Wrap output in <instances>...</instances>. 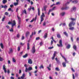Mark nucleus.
Segmentation results:
<instances>
[{
	"mask_svg": "<svg viewBox=\"0 0 79 79\" xmlns=\"http://www.w3.org/2000/svg\"><path fill=\"white\" fill-rule=\"evenodd\" d=\"M72 21L71 22L69 25V30L71 31H73L74 29V27H72V25L74 26L75 25V23L74 22V21H76V19L71 18L70 19Z\"/></svg>",
	"mask_w": 79,
	"mask_h": 79,
	"instance_id": "1",
	"label": "nucleus"
},
{
	"mask_svg": "<svg viewBox=\"0 0 79 79\" xmlns=\"http://www.w3.org/2000/svg\"><path fill=\"white\" fill-rule=\"evenodd\" d=\"M11 22H9L8 23V24H11L12 28H11L10 29H9V31L13 32V27H14V26H16V23L15 20L13 21V23H12V22H13V20H11Z\"/></svg>",
	"mask_w": 79,
	"mask_h": 79,
	"instance_id": "2",
	"label": "nucleus"
},
{
	"mask_svg": "<svg viewBox=\"0 0 79 79\" xmlns=\"http://www.w3.org/2000/svg\"><path fill=\"white\" fill-rule=\"evenodd\" d=\"M59 44H57V45L58 46V47H63V44H62V40H60L59 41Z\"/></svg>",
	"mask_w": 79,
	"mask_h": 79,
	"instance_id": "3",
	"label": "nucleus"
},
{
	"mask_svg": "<svg viewBox=\"0 0 79 79\" xmlns=\"http://www.w3.org/2000/svg\"><path fill=\"white\" fill-rule=\"evenodd\" d=\"M45 15H44V13H42V14L40 18L41 19V21H42L43 20H44V18L45 17Z\"/></svg>",
	"mask_w": 79,
	"mask_h": 79,
	"instance_id": "4",
	"label": "nucleus"
},
{
	"mask_svg": "<svg viewBox=\"0 0 79 79\" xmlns=\"http://www.w3.org/2000/svg\"><path fill=\"white\" fill-rule=\"evenodd\" d=\"M31 52L32 53H33V54H34V53H35V46H33L32 49H31Z\"/></svg>",
	"mask_w": 79,
	"mask_h": 79,
	"instance_id": "5",
	"label": "nucleus"
},
{
	"mask_svg": "<svg viewBox=\"0 0 79 79\" xmlns=\"http://www.w3.org/2000/svg\"><path fill=\"white\" fill-rule=\"evenodd\" d=\"M37 15H36L35 17V19L33 18V19L31 21H30V23H32L34 21H36V19H37Z\"/></svg>",
	"mask_w": 79,
	"mask_h": 79,
	"instance_id": "6",
	"label": "nucleus"
},
{
	"mask_svg": "<svg viewBox=\"0 0 79 79\" xmlns=\"http://www.w3.org/2000/svg\"><path fill=\"white\" fill-rule=\"evenodd\" d=\"M28 64H32V60L31 59H29L28 61Z\"/></svg>",
	"mask_w": 79,
	"mask_h": 79,
	"instance_id": "7",
	"label": "nucleus"
},
{
	"mask_svg": "<svg viewBox=\"0 0 79 79\" xmlns=\"http://www.w3.org/2000/svg\"><path fill=\"white\" fill-rule=\"evenodd\" d=\"M69 8V7H62L61 8V10H68Z\"/></svg>",
	"mask_w": 79,
	"mask_h": 79,
	"instance_id": "8",
	"label": "nucleus"
},
{
	"mask_svg": "<svg viewBox=\"0 0 79 79\" xmlns=\"http://www.w3.org/2000/svg\"><path fill=\"white\" fill-rule=\"evenodd\" d=\"M3 69L5 73H6V68H5V65H4L3 66Z\"/></svg>",
	"mask_w": 79,
	"mask_h": 79,
	"instance_id": "9",
	"label": "nucleus"
},
{
	"mask_svg": "<svg viewBox=\"0 0 79 79\" xmlns=\"http://www.w3.org/2000/svg\"><path fill=\"white\" fill-rule=\"evenodd\" d=\"M30 34V32L29 31H27L26 33V37H28L29 35Z\"/></svg>",
	"mask_w": 79,
	"mask_h": 79,
	"instance_id": "10",
	"label": "nucleus"
},
{
	"mask_svg": "<svg viewBox=\"0 0 79 79\" xmlns=\"http://www.w3.org/2000/svg\"><path fill=\"white\" fill-rule=\"evenodd\" d=\"M60 55L62 57V58H64V60L65 62H66L67 61V60H66V58H65V57L64 56H63V55H62V54L61 53H60Z\"/></svg>",
	"mask_w": 79,
	"mask_h": 79,
	"instance_id": "11",
	"label": "nucleus"
},
{
	"mask_svg": "<svg viewBox=\"0 0 79 79\" xmlns=\"http://www.w3.org/2000/svg\"><path fill=\"white\" fill-rule=\"evenodd\" d=\"M51 67H52V65L51 64H49V67H47V68H48V70L50 71V70H51V69L50 68H51Z\"/></svg>",
	"mask_w": 79,
	"mask_h": 79,
	"instance_id": "12",
	"label": "nucleus"
},
{
	"mask_svg": "<svg viewBox=\"0 0 79 79\" xmlns=\"http://www.w3.org/2000/svg\"><path fill=\"white\" fill-rule=\"evenodd\" d=\"M17 17L19 20V24H20V23H21V18L19 17V16H18V15L17 16Z\"/></svg>",
	"mask_w": 79,
	"mask_h": 79,
	"instance_id": "13",
	"label": "nucleus"
},
{
	"mask_svg": "<svg viewBox=\"0 0 79 79\" xmlns=\"http://www.w3.org/2000/svg\"><path fill=\"white\" fill-rule=\"evenodd\" d=\"M73 48L74 50H75V51H77V47L76 45H74L73 46Z\"/></svg>",
	"mask_w": 79,
	"mask_h": 79,
	"instance_id": "14",
	"label": "nucleus"
},
{
	"mask_svg": "<svg viewBox=\"0 0 79 79\" xmlns=\"http://www.w3.org/2000/svg\"><path fill=\"white\" fill-rule=\"evenodd\" d=\"M66 63L65 62H63L62 63V64L63 65V67H66Z\"/></svg>",
	"mask_w": 79,
	"mask_h": 79,
	"instance_id": "15",
	"label": "nucleus"
},
{
	"mask_svg": "<svg viewBox=\"0 0 79 79\" xmlns=\"http://www.w3.org/2000/svg\"><path fill=\"white\" fill-rule=\"evenodd\" d=\"M13 52V49L12 48H10V51L9 52V54H10V53Z\"/></svg>",
	"mask_w": 79,
	"mask_h": 79,
	"instance_id": "16",
	"label": "nucleus"
},
{
	"mask_svg": "<svg viewBox=\"0 0 79 79\" xmlns=\"http://www.w3.org/2000/svg\"><path fill=\"white\" fill-rule=\"evenodd\" d=\"M66 48L67 49H69L70 48H71V45L69 44H68L66 47Z\"/></svg>",
	"mask_w": 79,
	"mask_h": 79,
	"instance_id": "17",
	"label": "nucleus"
},
{
	"mask_svg": "<svg viewBox=\"0 0 79 79\" xmlns=\"http://www.w3.org/2000/svg\"><path fill=\"white\" fill-rule=\"evenodd\" d=\"M29 45H30V44H29V43H27V50H29V48H30V47H29Z\"/></svg>",
	"mask_w": 79,
	"mask_h": 79,
	"instance_id": "18",
	"label": "nucleus"
},
{
	"mask_svg": "<svg viewBox=\"0 0 79 79\" xmlns=\"http://www.w3.org/2000/svg\"><path fill=\"white\" fill-rule=\"evenodd\" d=\"M0 46L1 47V48L2 49H3L4 47H3V44L1 43L0 44Z\"/></svg>",
	"mask_w": 79,
	"mask_h": 79,
	"instance_id": "19",
	"label": "nucleus"
},
{
	"mask_svg": "<svg viewBox=\"0 0 79 79\" xmlns=\"http://www.w3.org/2000/svg\"><path fill=\"white\" fill-rule=\"evenodd\" d=\"M77 2H78V1H72V3H74L75 4H76V3H77Z\"/></svg>",
	"mask_w": 79,
	"mask_h": 79,
	"instance_id": "20",
	"label": "nucleus"
},
{
	"mask_svg": "<svg viewBox=\"0 0 79 79\" xmlns=\"http://www.w3.org/2000/svg\"><path fill=\"white\" fill-rule=\"evenodd\" d=\"M64 34L65 35V36L66 37H68V35L66 31L64 32Z\"/></svg>",
	"mask_w": 79,
	"mask_h": 79,
	"instance_id": "21",
	"label": "nucleus"
},
{
	"mask_svg": "<svg viewBox=\"0 0 79 79\" xmlns=\"http://www.w3.org/2000/svg\"><path fill=\"white\" fill-rule=\"evenodd\" d=\"M19 4V3L16 2H14V6H17V5H18Z\"/></svg>",
	"mask_w": 79,
	"mask_h": 79,
	"instance_id": "22",
	"label": "nucleus"
},
{
	"mask_svg": "<svg viewBox=\"0 0 79 79\" xmlns=\"http://www.w3.org/2000/svg\"><path fill=\"white\" fill-rule=\"evenodd\" d=\"M38 16H40V9H38Z\"/></svg>",
	"mask_w": 79,
	"mask_h": 79,
	"instance_id": "23",
	"label": "nucleus"
},
{
	"mask_svg": "<svg viewBox=\"0 0 79 79\" xmlns=\"http://www.w3.org/2000/svg\"><path fill=\"white\" fill-rule=\"evenodd\" d=\"M57 37L59 39H60V38H61V35H60V34H57Z\"/></svg>",
	"mask_w": 79,
	"mask_h": 79,
	"instance_id": "24",
	"label": "nucleus"
},
{
	"mask_svg": "<svg viewBox=\"0 0 79 79\" xmlns=\"http://www.w3.org/2000/svg\"><path fill=\"white\" fill-rule=\"evenodd\" d=\"M27 56H28L27 54H26L25 55L23 56V58H26Z\"/></svg>",
	"mask_w": 79,
	"mask_h": 79,
	"instance_id": "25",
	"label": "nucleus"
},
{
	"mask_svg": "<svg viewBox=\"0 0 79 79\" xmlns=\"http://www.w3.org/2000/svg\"><path fill=\"white\" fill-rule=\"evenodd\" d=\"M48 34L47 33H46L44 35V39H46L47 37Z\"/></svg>",
	"mask_w": 79,
	"mask_h": 79,
	"instance_id": "26",
	"label": "nucleus"
},
{
	"mask_svg": "<svg viewBox=\"0 0 79 79\" xmlns=\"http://www.w3.org/2000/svg\"><path fill=\"white\" fill-rule=\"evenodd\" d=\"M6 2H7V0H3L2 1V3L3 4H5V3H6Z\"/></svg>",
	"mask_w": 79,
	"mask_h": 79,
	"instance_id": "27",
	"label": "nucleus"
},
{
	"mask_svg": "<svg viewBox=\"0 0 79 79\" xmlns=\"http://www.w3.org/2000/svg\"><path fill=\"white\" fill-rule=\"evenodd\" d=\"M44 68V66L43 65H41L40 67V69H43Z\"/></svg>",
	"mask_w": 79,
	"mask_h": 79,
	"instance_id": "28",
	"label": "nucleus"
},
{
	"mask_svg": "<svg viewBox=\"0 0 79 79\" xmlns=\"http://www.w3.org/2000/svg\"><path fill=\"white\" fill-rule=\"evenodd\" d=\"M47 6H44V11H46V9H47Z\"/></svg>",
	"mask_w": 79,
	"mask_h": 79,
	"instance_id": "29",
	"label": "nucleus"
},
{
	"mask_svg": "<svg viewBox=\"0 0 79 79\" xmlns=\"http://www.w3.org/2000/svg\"><path fill=\"white\" fill-rule=\"evenodd\" d=\"M33 35H34V32H32L31 35L30 36V38H32V37L33 36Z\"/></svg>",
	"mask_w": 79,
	"mask_h": 79,
	"instance_id": "30",
	"label": "nucleus"
},
{
	"mask_svg": "<svg viewBox=\"0 0 79 79\" xmlns=\"http://www.w3.org/2000/svg\"><path fill=\"white\" fill-rule=\"evenodd\" d=\"M73 11H76V7H73Z\"/></svg>",
	"mask_w": 79,
	"mask_h": 79,
	"instance_id": "31",
	"label": "nucleus"
},
{
	"mask_svg": "<svg viewBox=\"0 0 79 79\" xmlns=\"http://www.w3.org/2000/svg\"><path fill=\"white\" fill-rule=\"evenodd\" d=\"M32 69V68L31 67H29L28 68V71H31Z\"/></svg>",
	"mask_w": 79,
	"mask_h": 79,
	"instance_id": "32",
	"label": "nucleus"
},
{
	"mask_svg": "<svg viewBox=\"0 0 79 79\" xmlns=\"http://www.w3.org/2000/svg\"><path fill=\"white\" fill-rule=\"evenodd\" d=\"M23 13H24V14H25V15H27V13H26V9L24 10L23 11Z\"/></svg>",
	"mask_w": 79,
	"mask_h": 79,
	"instance_id": "33",
	"label": "nucleus"
},
{
	"mask_svg": "<svg viewBox=\"0 0 79 79\" xmlns=\"http://www.w3.org/2000/svg\"><path fill=\"white\" fill-rule=\"evenodd\" d=\"M55 69L57 71H60V69H59V68L58 67L56 68Z\"/></svg>",
	"mask_w": 79,
	"mask_h": 79,
	"instance_id": "34",
	"label": "nucleus"
},
{
	"mask_svg": "<svg viewBox=\"0 0 79 79\" xmlns=\"http://www.w3.org/2000/svg\"><path fill=\"white\" fill-rule=\"evenodd\" d=\"M12 61H13V62H14V63H15V62H16V60H15V58H12Z\"/></svg>",
	"mask_w": 79,
	"mask_h": 79,
	"instance_id": "35",
	"label": "nucleus"
},
{
	"mask_svg": "<svg viewBox=\"0 0 79 79\" xmlns=\"http://www.w3.org/2000/svg\"><path fill=\"white\" fill-rule=\"evenodd\" d=\"M31 9H32V7L31 6H30V8H28V10L29 11H31Z\"/></svg>",
	"mask_w": 79,
	"mask_h": 79,
	"instance_id": "36",
	"label": "nucleus"
},
{
	"mask_svg": "<svg viewBox=\"0 0 79 79\" xmlns=\"http://www.w3.org/2000/svg\"><path fill=\"white\" fill-rule=\"evenodd\" d=\"M61 16H63L65 15V12H63L61 13Z\"/></svg>",
	"mask_w": 79,
	"mask_h": 79,
	"instance_id": "37",
	"label": "nucleus"
},
{
	"mask_svg": "<svg viewBox=\"0 0 79 79\" xmlns=\"http://www.w3.org/2000/svg\"><path fill=\"white\" fill-rule=\"evenodd\" d=\"M9 14L7 12H6L5 13V15L6 16H8Z\"/></svg>",
	"mask_w": 79,
	"mask_h": 79,
	"instance_id": "38",
	"label": "nucleus"
},
{
	"mask_svg": "<svg viewBox=\"0 0 79 79\" xmlns=\"http://www.w3.org/2000/svg\"><path fill=\"white\" fill-rule=\"evenodd\" d=\"M52 11V10H51V9H50L48 13V14L49 15H50V11Z\"/></svg>",
	"mask_w": 79,
	"mask_h": 79,
	"instance_id": "39",
	"label": "nucleus"
},
{
	"mask_svg": "<svg viewBox=\"0 0 79 79\" xmlns=\"http://www.w3.org/2000/svg\"><path fill=\"white\" fill-rule=\"evenodd\" d=\"M5 16H4L2 19V21H4L5 19Z\"/></svg>",
	"mask_w": 79,
	"mask_h": 79,
	"instance_id": "40",
	"label": "nucleus"
},
{
	"mask_svg": "<svg viewBox=\"0 0 79 79\" xmlns=\"http://www.w3.org/2000/svg\"><path fill=\"white\" fill-rule=\"evenodd\" d=\"M4 60L1 57H0V61H3Z\"/></svg>",
	"mask_w": 79,
	"mask_h": 79,
	"instance_id": "41",
	"label": "nucleus"
},
{
	"mask_svg": "<svg viewBox=\"0 0 79 79\" xmlns=\"http://www.w3.org/2000/svg\"><path fill=\"white\" fill-rule=\"evenodd\" d=\"M19 37H20V35H19V34H18L17 35V38H19Z\"/></svg>",
	"mask_w": 79,
	"mask_h": 79,
	"instance_id": "42",
	"label": "nucleus"
},
{
	"mask_svg": "<svg viewBox=\"0 0 79 79\" xmlns=\"http://www.w3.org/2000/svg\"><path fill=\"white\" fill-rule=\"evenodd\" d=\"M52 48H53V47H49L48 48V49H49L50 50H51V49H52Z\"/></svg>",
	"mask_w": 79,
	"mask_h": 79,
	"instance_id": "43",
	"label": "nucleus"
},
{
	"mask_svg": "<svg viewBox=\"0 0 79 79\" xmlns=\"http://www.w3.org/2000/svg\"><path fill=\"white\" fill-rule=\"evenodd\" d=\"M40 39V37H38L36 38V40H39Z\"/></svg>",
	"mask_w": 79,
	"mask_h": 79,
	"instance_id": "44",
	"label": "nucleus"
},
{
	"mask_svg": "<svg viewBox=\"0 0 79 79\" xmlns=\"http://www.w3.org/2000/svg\"><path fill=\"white\" fill-rule=\"evenodd\" d=\"M46 25V22H44L43 23V26H45Z\"/></svg>",
	"mask_w": 79,
	"mask_h": 79,
	"instance_id": "45",
	"label": "nucleus"
},
{
	"mask_svg": "<svg viewBox=\"0 0 79 79\" xmlns=\"http://www.w3.org/2000/svg\"><path fill=\"white\" fill-rule=\"evenodd\" d=\"M23 52H22L20 53L19 56H21L22 55H23Z\"/></svg>",
	"mask_w": 79,
	"mask_h": 79,
	"instance_id": "46",
	"label": "nucleus"
},
{
	"mask_svg": "<svg viewBox=\"0 0 79 79\" xmlns=\"http://www.w3.org/2000/svg\"><path fill=\"white\" fill-rule=\"evenodd\" d=\"M71 40L72 42H73V37H71Z\"/></svg>",
	"mask_w": 79,
	"mask_h": 79,
	"instance_id": "47",
	"label": "nucleus"
},
{
	"mask_svg": "<svg viewBox=\"0 0 79 79\" xmlns=\"http://www.w3.org/2000/svg\"><path fill=\"white\" fill-rule=\"evenodd\" d=\"M56 51L54 52V53L53 55L56 56Z\"/></svg>",
	"mask_w": 79,
	"mask_h": 79,
	"instance_id": "48",
	"label": "nucleus"
},
{
	"mask_svg": "<svg viewBox=\"0 0 79 79\" xmlns=\"http://www.w3.org/2000/svg\"><path fill=\"white\" fill-rule=\"evenodd\" d=\"M53 44V40H52L51 42V45H52V44Z\"/></svg>",
	"mask_w": 79,
	"mask_h": 79,
	"instance_id": "49",
	"label": "nucleus"
},
{
	"mask_svg": "<svg viewBox=\"0 0 79 79\" xmlns=\"http://www.w3.org/2000/svg\"><path fill=\"white\" fill-rule=\"evenodd\" d=\"M6 27H7V29H10V26H8V25H7L6 26Z\"/></svg>",
	"mask_w": 79,
	"mask_h": 79,
	"instance_id": "50",
	"label": "nucleus"
},
{
	"mask_svg": "<svg viewBox=\"0 0 79 79\" xmlns=\"http://www.w3.org/2000/svg\"><path fill=\"white\" fill-rule=\"evenodd\" d=\"M27 71L28 70V69L27 68V67L26 68V69H25V72H27Z\"/></svg>",
	"mask_w": 79,
	"mask_h": 79,
	"instance_id": "51",
	"label": "nucleus"
},
{
	"mask_svg": "<svg viewBox=\"0 0 79 79\" xmlns=\"http://www.w3.org/2000/svg\"><path fill=\"white\" fill-rule=\"evenodd\" d=\"M4 8H8V6H7L6 5H5L4 6Z\"/></svg>",
	"mask_w": 79,
	"mask_h": 79,
	"instance_id": "52",
	"label": "nucleus"
},
{
	"mask_svg": "<svg viewBox=\"0 0 79 79\" xmlns=\"http://www.w3.org/2000/svg\"><path fill=\"white\" fill-rule=\"evenodd\" d=\"M20 45H24L25 44L24 43L23 44V43H20Z\"/></svg>",
	"mask_w": 79,
	"mask_h": 79,
	"instance_id": "53",
	"label": "nucleus"
},
{
	"mask_svg": "<svg viewBox=\"0 0 79 79\" xmlns=\"http://www.w3.org/2000/svg\"><path fill=\"white\" fill-rule=\"evenodd\" d=\"M56 5H60V3L59 2H58L56 3Z\"/></svg>",
	"mask_w": 79,
	"mask_h": 79,
	"instance_id": "54",
	"label": "nucleus"
},
{
	"mask_svg": "<svg viewBox=\"0 0 79 79\" xmlns=\"http://www.w3.org/2000/svg\"><path fill=\"white\" fill-rule=\"evenodd\" d=\"M18 51H19L20 50V47L19 46L18 48Z\"/></svg>",
	"mask_w": 79,
	"mask_h": 79,
	"instance_id": "55",
	"label": "nucleus"
},
{
	"mask_svg": "<svg viewBox=\"0 0 79 79\" xmlns=\"http://www.w3.org/2000/svg\"><path fill=\"white\" fill-rule=\"evenodd\" d=\"M55 56H54L52 58V60H54V58H55Z\"/></svg>",
	"mask_w": 79,
	"mask_h": 79,
	"instance_id": "56",
	"label": "nucleus"
},
{
	"mask_svg": "<svg viewBox=\"0 0 79 79\" xmlns=\"http://www.w3.org/2000/svg\"><path fill=\"white\" fill-rule=\"evenodd\" d=\"M52 31L53 32H54V31H55V29L54 28V27H52Z\"/></svg>",
	"mask_w": 79,
	"mask_h": 79,
	"instance_id": "57",
	"label": "nucleus"
},
{
	"mask_svg": "<svg viewBox=\"0 0 79 79\" xmlns=\"http://www.w3.org/2000/svg\"><path fill=\"white\" fill-rule=\"evenodd\" d=\"M19 74H21V70H19Z\"/></svg>",
	"mask_w": 79,
	"mask_h": 79,
	"instance_id": "58",
	"label": "nucleus"
},
{
	"mask_svg": "<svg viewBox=\"0 0 79 79\" xmlns=\"http://www.w3.org/2000/svg\"><path fill=\"white\" fill-rule=\"evenodd\" d=\"M73 79H75V77H74V74H73Z\"/></svg>",
	"mask_w": 79,
	"mask_h": 79,
	"instance_id": "59",
	"label": "nucleus"
},
{
	"mask_svg": "<svg viewBox=\"0 0 79 79\" xmlns=\"http://www.w3.org/2000/svg\"><path fill=\"white\" fill-rule=\"evenodd\" d=\"M7 73L8 74H10V70H9L8 69Z\"/></svg>",
	"mask_w": 79,
	"mask_h": 79,
	"instance_id": "60",
	"label": "nucleus"
},
{
	"mask_svg": "<svg viewBox=\"0 0 79 79\" xmlns=\"http://www.w3.org/2000/svg\"><path fill=\"white\" fill-rule=\"evenodd\" d=\"M8 10V11H10L11 10V8H9Z\"/></svg>",
	"mask_w": 79,
	"mask_h": 79,
	"instance_id": "61",
	"label": "nucleus"
},
{
	"mask_svg": "<svg viewBox=\"0 0 79 79\" xmlns=\"http://www.w3.org/2000/svg\"><path fill=\"white\" fill-rule=\"evenodd\" d=\"M24 36H22V40H24Z\"/></svg>",
	"mask_w": 79,
	"mask_h": 79,
	"instance_id": "62",
	"label": "nucleus"
},
{
	"mask_svg": "<svg viewBox=\"0 0 79 79\" xmlns=\"http://www.w3.org/2000/svg\"><path fill=\"white\" fill-rule=\"evenodd\" d=\"M56 61L57 63H58V64L60 63V61L57 60Z\"/></svg>",
	"mask_w": 79,
	"mask_h": 79,
	"instance_id": "63",
	"label": "nucleus"
},
{
	"mask_svg": "<svg viewBox=\"0 0 79 79\" xmlns=\"http://www.w3.org/2000/svg\"><path fill=\"white\" fill-rule=\"evenodd\" d=\"M10 79H14L15 78H14V77H10Z\"/></svg>",
	"mask_w": 79,
	"mask_h": 79,
	"instance_id": "64",
	"label": "nucleus"
}]
</instances>
